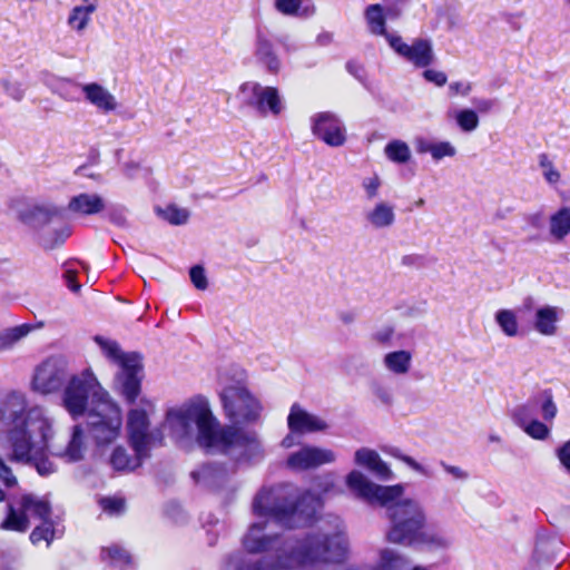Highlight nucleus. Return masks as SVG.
<instances>
[{"label":"nucleus","mask_w":570,"mask_h":570,"mask_svg":"<svg viewBox=\"0 0 570 570\" xmlns=\"http://www.w3.org/2000/svg\"><path fill=\"white\" fill-rule=\"evenodd\" d=\"M266 522L253 523L243 539L249 553L272 551L253 560L243 553L228 556L223 570H299L317 564L342 562L348 552L345 525L337 515L321 519L317 528L304 537L268 535Z\"/></svg>","instance_id":"1"},{"label":"nucleus","mask_w":570,"mask_h":570,"mask_svg":"<svg viewBox=\"0 0 570 570\" xmlns=\"http://www.w3.org/2000/svg\"><path fill=\"white\" fill-rule=\"evenodd\" d=\"M170 435L183 441L196 434L198 445L208 453H222L237 462L261 460L264 451L256 432L234 425H220L208 400L197 395L177 409H170L164 423Z\"/></svg>","instance_id":"2"},{"label":"nucleus","mask_w":570,"mask_h":570,"mask_svg":"<svg viewBox=\"0 0 570 570\" xmlns=\"http://www.w3.org/2000/svg\"><path fill=\"white\" fill-rule=\"evenodd\" d=\"M346 485L360 500L385 509L390 520V529L385 538L389 542L405 547H414L421 529L426 525V513L423 505L413 499H403L404 487L380 485L368 480L357 470L346 476Z\"/></svg>","instance_id":"3"},{"label":"nucleus","mask_w":570,"mask_h":570,"mask_svg":"<svg viewBox=\"0 0 570 570\" xmlns=\"http://www.w3.org/2000/svg\"><path fill=\"white\" fill-rule=\"evenodd\" d=\"M321 502L309 492L301 493L292 484L263 487L254 497L252 509L256 515L273 518L286 528L311 523Z\"/></svg>","instance_id":"4"},{"label":"nucleus","mask_w":570,"mask_h":570,"mask_svg":"<svg viewBox=\"0 0 570 570\" xmlns=\"http://www.w3.org/2000/svg\"><path fill=\"white\" fill-rule=\"evenodd\" d=\"M245 383L246 373L238 366H230L218 374V395L223 411L234 425L257 421L263 409Z\"/></svg>","instance_id":"5"},{"label":"nucleus","mask_w":570,"mask_h":570,"mask_svg":"<svg viewBox=\"0 0 570 570\" xmlns=\"http://www.w3.org/2000/svg\"><path fill=\"white\" fill-rule=\"evenodd\" d=\"M50 419L45 410L39 406L27 409V400L23 394L11 392L0 399V425L7 426V441L12 449L11 435L19 431L24 439L37 433L39 430L48 429Z\"/></svg>","instance_id":"6"},{"label":"nucleus","mask_w":570,"mask_h":570,"mask_svg":"<svg viewBox=\"0 0 570 570\" xmlns=\"http://www.w3.org/2000/svg\"><path fill=\"white\" fill-rule=\"evenodd\" d=\"M95 342L105 356L119 366V372L116 374V384L125 400L128 403H135L141 387V356L135 352H122L116 341L102 336H95Z\"/></svg>","instance_id":"7"},{"label":"nucleus","mask_w":570,"mask_h":570,"mask_svg":"<svg viewBox=\"0 0 570 570\" xmlns=\"http://www.w3.org/2000/svg\"><path fill=\"white\" fill-rule=\"evenodd\" d=\"M108 401V392L102 389L90 368L71 375L62 396L63 406L73 419L88 414L90 407H100Z\"/></svg>","instance_id":"8"},{"label":"nucleus","mask_w":570,"mask_h":570,"mask_svg":"<svg viewBox=\"0 0 570 570\" xmlns=\"http://www.w3.org/2000/svg\"><path fill=\"white\" fill-rule=\"evenodd\" d=\"M52 433V423H49L48 429L39 430L27 439H24L22 432H13L11 435V459L17 462L32 464L41 476L55 473L57 466L47 455Z\"/></svg>","instance_id":"9"},{"label":"nucleus","mask_w":570,"mask_h":570,"mask_svg":"<svg viewBox=\"0 0 570 570\" xmlns=\"http://www.w3.org/2000/svg\"><path fill=\"white\" fill-rule=\"evenodd\" d=\"M122 424L120 409L110 400L100 407H90L87 430L98 446L114 442Z\"/></svg>","instance_id":"10"},{"label":"nucleus","mask_w":570,"mask_h":570,"mask_svg":"<svg viewBox=\"0 0 570 570\" xmlns=\"http://www.w3.org/2000/svg\"><path fill=\"white\" fill-rule=\"evenodd\" d=\"M68 377L70 374L67 360L62 356H51L37 367L32 386L37 392L49 394L59 391Z\"/></svg>","instance_id":"11"},{"label":"nucleus","mask_w":570,"mask_h":570,"mask_svg":"<svg viewBox=\"0 0 570 570\" xmlns=\"http://www.w3.org/2000/svg\"><path fill=\"white\" fill-rule=\"evenodd\" d=\"M540 409L544 422H552L558 414V406L553 400L551 390H544L540 394L530 397L525 403L512 410V421L522 429L537 419V410Z\"/></svg>","instance_id":"12"},{"label":"nucleus","mask_w":570,"mask_h":570,"mask_svg":"<svg viewBox=\"0 0 570 570\" xmlns=\"http://www.w3.org/2000/svg\"><path fill=\"white\" fill-rule=\"evenodd\" d=\"M393 50L416 68H425L434 61L432 42L429 39H414L412 45L405 43L400 36H387Z\"/></svg>","instance_id":"13"},{"label":"nucleus","mask_w":570,"mask_h":570,"mask_svg":"<svg viewBox=\"0 0 570 570\" xmlns=\"http://www.w3.org/2000/svg\"><path fill=\"white\" fill-rule=\"evenodd\" d=\"M312 132L331 147H341L346 141V129L334 114L318 112L312 118Z\"/></svg>","instance_id":"14"},{"label":"nucleus","mask_w":570,"mask_h":570,"mask_svg":"<svg viewBox=\"0 0 570 570\" xmlns=\"http://www.w3.org/2000/svg\"><path fill=\"white\" fill-rule=\"evenodd\" d=\"M148 417L144 410L134 409L128 413L127 429L129 441L139 455H149L153 434L148 433Z\"/></svg>","instance_id":"15"},{"label":"nucleus","mask_w":570,"mask_h":570,"mask_svg":"<svg viewBox=\"0 0 570 570\" xmlns=\"http://www.w3.org/2000/svg\"><path fill=\"white\" fill-rule=\"evenodd\" d=\"M335 460L336 455L330 449L305 445L288 456L287 465L293 470L303 471L333 463Z\"/></svg>","instance_id":"16"},{"label":"nucleus","mask_w":570,"mask_h":570,"mask_svg":"<svg viewBox=\"0 0 570 570\" xmlns=\"http://www.w3.org/2000/svg\"><path fill=\"white\" fill-rule=\"evenodd\" d=\"M65 216V208L49 202L35 204L21 213L22 222L37 229H42L51 223L63 222Z\"/></svg>","instance_id":"17"},{"label":"nucleus","mask_w":570,"mask_h":570,"mask_svg":"<svg viewBox=\"0 0 570 570\" xmlns=\"http://www.w3.org/2000/svg\"><path fill=\"white\" fill-rule=\"evenodd\" d=\"M233 473L234 470H228L223 463H206L193 471L191 478L205 488L220 489L228 482Z\"/></svg>","instance_id":"18"},{"label":"nucleus","mask_w":570,"mask_h":570,"mask_svg":"<svg viewBox=\"0 0 570 570\" xmlns=\"http://www.w3.org/2000/svg\"><path fill=\"white\" fill-rule=\"evenodd\" d=\"M287 424L293 433L299 434L325 431L328 426L324 420L308 413L296 403L291 407Z\"/></svg>","instance_id":"19"},{"label":"nucleus","mask_w":570,"mask_h":570,"mask_svg":"<svg viewBox=\"0 0 570 570\" xmlns=\"http://www.w3.org/2000/svg\"><path fill=\"white\" fill-rule=\"evenodd\" d=\"M81 92L90 105L104 114L115 111L118 107L115 96L98 82L83 83Z\"/></svg>","instance_id":"20"},{"label":"nucleus","mask_w":570,"mask_h":570,"mask_svg":"<svg viewBox=\"0 0 570 570\" xmlns=\"http://www.w3.org/2000/svg\"><path fill=\"white\" fill-rule=\"evenodd\" d=\"M561 309L558 306L542 305L534 312L532 326L543 336H553L558 331V323L561 316Z\"/></svg>","instance_id":"21"},{"label":"nucleus","mask_w":570,"mask_h":570,"mask_svg":"<svg viewBox=\"0 0 570 570\" xmlns=\"http://www.w3.org/2000/svg\"><path fill=\"white\" fill-rule=\"evenodd\" d=\"M410 560L399 551L390 548L380 551L375 566H351L345 570H405Z\"/></svg>","instance_id":"22"},{"label":"nucleus","mask_w":570,"mask_h":570,"mask_svg":"<svg viewBox=\"0 0 570 570\" xmlns=\"http://www.w3.org/2000/svg\"><path fill=\"white\" fill-rule=\"evenodd\" d=\"M366 223L374 229H386L394 225L395 208L387 202H379L364 214Z\"/></svg>","instance_id":"23"},{"label":"nucleus","mask_w":570,"mask_h":570,"mask_svg":"<svg viewBox=\"0 0 570 570\" xmlns=\"http://www.w3.org/2000/svg\"><path fill=\"white\" fill-rule=\"evenodd\" d=\"M19 504L29 521L33 519L41 522L48 519H52L51 504L46 498H40L30 493L23 494Z\"/></svg>","instance_id":"24"},{"label":"nucleus","mask_w":570,"mask_h":570,"mask_svg":"<svg viewBox=\"0 0 570 570\" xmlns=\"http://www.w3.org/2000/svg\"><path fill=\"white\" fill-rule=\"evenodd\" d=\"M106 207L105 200L98 194L81 193L71 197L68 209L81 215H95Z\"/></svg>","instance_id":"25"},{"label":"nucleus","mask_w":570,"mask_h":570,"mask_svg":"<svg viewBox=\"0 0 570 570\" xmlns=\"http://www.w3.org/2000/svg\"><path fill=\"white\" fill-rule=\"evenodd\" d=\"M386 12L381 3L370 4L364 10V19L366 21L368 31L374 36H383L387 40L386 32Z\"/></svg>","instance_id":"26"},{"label":"nucleus","mask_w":570,"mask_h":570,"mask_svg":"<svg viewBox=\"0 0 570 570\" xmlns=\"http://www.w3.org/2000/svg\"><path fill=\"white\" fill-rule=\"evenodd\" d=\"M256 57L268 71L277 72L281 68V60L274 51L273 43L262 33H257Z\"/></svg>","instance_id":"27"},{"label":"nucleus","mask_w":570,"mask_h":570,"mask_svg":"<svg viewBox=\"0 0 570 570\" xmlns=\"http://www.w3.org/2000/svg\"><path fill=\"white\" fill-rule=\"evenodd\" d=\"M146 458L148 455H139L137 452H135V455H129L125 448L117 446L109 458V463L116 471L129 472L140 466Z\"/></svg>","instance_id":"28"},{"label":"nucleus","mask_w":570,"mask_h":570,"mask_svg":"<svg viewBox=\"0 0 570 570\" xmlns=\"http://www.w3.org/2000/svg\"><path fill=\"white\" fill-rule=\"evenodd\" d=\"M412 354L409 351L400 350L384 355L383 364L394 375H405L410 372Z\"/></svg>","instance_id":"29"},{"label":"nucleus","mask_w":570,"mask_h":570,"mask_svg":"<svg viewBox=\"0 0 570 570\" xmlns=\"http://www.w3.org/2000/svg\"><path fill=\"white\" fill-rule=\"evenodd\" d=\"M259 100L257 112L262 116L267 115V112L277 116L284 108L279 92L275 87H263Z\"/></svg>","instance_id":"30"},{"label":"nucleus","mask_w":570,"mask_h":570,"mask_svg":"<svg viewBox=\"0 0 570 570\" xmlns=\"http://www.w3.org/2000/svg\"><path fill=\"white\" fill-rule=\"evenodd\" d=\"M452 540L442 531L429 529L426 525L421 529L414 546H424L430 549H446L451 546Z\"/></svg>","instance_id":"31"},{"label":"nucleus","mask_w":570,"mask_h":570,"mask_svg":"<svg viewBox=\"0 0 570 570\" xmlns=\"http://www.w3.org/2000/svg\"><path fill=\"white\" fill-rule=\"evenodd\" d=\"M85 450V431L81 425H75L68 445L61 455L69 462H77L83 459Z\"/></svg>","instance_id":"32"},{"label":"nucleus","mask_w":570,"mask_h":570,"mask_svg":"<svg viewBox=\"0 0 570 570\" xmlns=\"http://www.w3.org/2000/svg\"><path fill=\"white\" fill-rule=\"evenodd\" d=\"M32 330V325L21 324L0 331V353L13 348Z\"/></svg>","instance_id":"33"},{"label":"nucleus","mask_w":570,"mask_h":570,"mask_svg":"<svg viewBox=\"0 0 570 570\" xmlns=\"http://www.w3.org/2000/svg\"><path fill=\"white\" fill-rule=\"evenodd\" d=\"M29 527L30 521L26 518L21 508L16 509L12 504H8V513L0 528L7 531L26 532Z\"/></svg>","instance_id":"34"},{"label":"nucleus","mask_w":570,"mask_h":570,"mask_svg":"<svg viewBox=\"0 0 570 570\" xmlns=\"http://www.w3.org/2000/svg\"><path fill=\"white\" fill-rule=\"evenodd\" d=\"M570 233V209L563 207L550 218V234L557 239H563Z\"/></svg>","instance_id":"35"},{"label":"nucleus","mask_w":570,"mask_h":570,"mask_svg":"<svg viewBox=\"0 0 570 570\" xmlns=\"http://www.w3.org/2000/svg\"><path fill=\"white\" fill-rule=\"evenodd\" d=\"M92 8L75 6L67 18L68 27L77 33H82L91 21Z\"/></svg>","instance_id":"36"},{"label":"nucleus","mask_w":570,"mask_h":570,"mask_svg":"<svg viewBox=\"0 0 570 570\" xmlns=\"http://www.w3.org/2000/svg\"><path fill=\"white\" fill-rule=\"evenodd\" d=\"M56 538V529L55 521L52 519H48L41 521L39 525H37L30 533V541L32 544L37 546L42 541H46L47 547L51 544L53 539Z\"/></svg>","instance_id":"37"},{"label":"nucleus","mask_w":570,"mask_h":570,"mask_svg":"<svg viewBox=\"0 0 570 570\" xmlns=\"http://www.w3.org/2000/svg\"><path fill=\"white\" fill-rule=\"evenodd\" d=\"M263 86L258 82L248 81L239 87L238 98L242 104L254 108L257 111L258 104H261L259 96Z\"/></svg>","instance_id":"38"},{"label":"nucleus","mask_w":570,"mask_h":570,"mask_svg":"<svg viewBox=\"0 0 570 570\" xmlns=\"http://www.w3.org/2000/svg\"><path fill=\"white\" fill-rule=\"evenodd\" d=\"M70 235V228L68 226H61L53 232H43L40 235V245L46 250L55 249L61 246Z\"/></svg>","instance_id":"39"},{"label":"nucleus","mask_w":570,"mask_h":570,"mask_svg":"<svg viewBox=\"0 0 570 570\" xmlns=\"http://www.w3.org/2000/svg\"><path fill=\"white\" fill-rule=\"evenodd\" d=\"M384 153L391 161L396 164H405L411 158L410 147L402 140L389 142L384 148Z\"/></svg>","instance_id":"40"},{"label":"nucleus","mask_w":570,"mask_h":570,"mask_svg":"<svg viewBox=\"0 0 570 570\" xmlns=\"http://www.w3.org/2000/svg\"><path fill=\"white\" fill-rule=\"evenodd\" d=\"M495 321L502 332L510 337L517 336L519 325L515 313L511 309H500L495 314Z\"/></svg>","instance_id":"41"},{"label":"nucleus","mask_w":570,"mask_h":570,"mask_svg":"<svg viewBox=\"0 0 570 570\" xmlns=\"http://www.w3.org/2000/svg\"><path fill=\"white\" fill-rule=\"evenodd\" d=\"M454 118L462 131L472 132L479 127L480 120L476 111L473 109H460L455 111Z\"/></svg>","instance_id":"42"},{"label":"nucleus","mask_w":570,"mask_h":570,"mask_svg":"<svg viewBox=\"0 0 570 570\" xmlns=\"http://www.w3.org/2000/svg\"><path fill=\"white\" fill-rule=\"evenodd\" d=\"M525 434H528L530 438L539 441H544L550 435V426L535 419L534 421H531L525 426L522 428Z\"/></svg>","instance_id":"43"},{"label":"nucleus","mask_w":570,"mask_h":570,"mask_svg":"<svg viewBox=\"0 0 570 570\" xmlns=\"http://www.w3.org/2000/svg\"><path fill=\"white\" fill-rule=\"evenodd\" d=\"M371 391L375 399L385 406H391L394 403L393 391L390 386L381 382H372Z\"/></svg>","instance_id":"44"},{"label":"nucleus","mask_w":570,"mask_h":570,"mask_svg":"<svg viewBox=\"0 0 570 570\" xmlns=\"http://www.w3.org/2000/svg\"><path fill=\"white\" fill-rule=\"evenodd\" d=\"M379 453L368 448H361L355 452L354 461L357 465L372 470L374 463H377Z\"/></svg>","instance_id":"45"},{"label":"nucleus","mask_w":570,"mask_h":570,"mask_svg":"<svg viewBox=\"0 0 570 570\" xmlns=\"http://www.w3.org/2000/svg\"><path fill=\"white\" fill-rule=\"evenodd\" d=\"M161 215L164 219L173 225H183L189 217L188 210L178 208L176 206L166 207L164 210H161Z\"/></svg>","instance_id":"46"},{"label":"nucleus","mask_w":570,"mask_h":570,"mask_svg":"<svg viewBox=\"0 0 570 570\" xmlns=\"http://www.w3.org/2000/svg\"><path fill=\"white\" fill-rule=\"evenodd\" d=\"M81 83H78L71 79H65L60 83L58 94L65 100L77 101L79 100V96L77 94L79 90H81Z\"/></svg>","instance_id":"47"},{"label":"nucleus","mask_w":570,"mask_h":570,"mask_svg":"<svg viewBox=\"0 0 570 570\" xmlns=\"http://www.w3.org/2000/svg\"><path fill=\"white\" fill-rule=\"evenodd\" d=\"M539 165L543 168V176L549 184H557L560 180V173L546 154L539 156Z\"/></svg>","instance_id":"48"},{"label":"nucleus","mask_w":570,"mask_h":570,"mask_svg":"<svg viewBox=\"0 0 570 570\" xmlns=\"http://www.w3.org/2000/svg\"><path fill=\"white\" fill-rule=\"evenodd\" d=\"M456 154L455 147L449 141L434 142L431 156L439 161L444 157H453Z\"/></svg>","instance_id":"49"},{"label":"nucleus","mask_w":570,"mask_h":570,"mask_svg":"<svg viewBox=\"0 0 570 570\" xmlns=\"http://www.w3.org/2000/svg\"><path fill=\"white\" fill-rule=\"evenodd\" d=\"M189 276L191 283L197 289L205 291L208 287L207 276L203 266H193L189 271Z\"/></svg>","instance_id":"50"},{"label":"nucleus","mask_w":570,"mask_h":570,"mask_svg":"<svg viewBox=\"0 0 570 570\" xmlns=\"http://www.w3.org/2000/svg\"><path fill=\"white\" fill-rule=\"evenodd\" d=\"M405 0H383V9L391 19L399 18L402 13Z\"/></svg>","instance_id":"51"},{"label":"nucleus","mask_w":570,"mask_h":570,"mask_svg":"<svg viewBox=\"0 0 570 570\" xmlns=\"http://www.w3.org/2000/svg\"><path fill=\"white\" fill-rule=\"evenodd\" d=\"M104 511L117 514L120 513L125 508V501L119 498H104L100 501Z\"/></svg>","instance_id":"52"},{"label":"nucleus","mask_w":570,"mask_h":570,"mask_svg":"<svg viewBox=\"0 0 570 570\" xmlns=\"http://www.w3.org/2000/svg\"><path fill=\"white\" fill-rule=\"evenodd\" d=\"M302 4L301 0H276L275 8L283 14L292 16L297 13Z\"/></svg>","instance_id":"53"},{"label":"nucleus","mask_w":570,"mask_h":570,"mask_svg":"<svg viewBox=\"0 0 570 570\" xmlns=\"http://www.w3.org/2000/svg\"><path fill=\"white\" fill-rule=\"evenodd\" d=\"M373 473L377 479L387 481L393 478V472L389 468V465L381 459L379 455L377 463H374V466L370 471Z\"/></svg>","instance_id":"54"},{"label":"nucleus","mask_w":570,"mask_h":570,"mask_svg":"<svg viewBox=\"0 0 570 570\" xmlns=\"http://www.w3.org/2000/svg\"><path fill=\"white\" fill-rule=\"evenodd\" d=\"M1 85L3 90L14 100L20 101L23 98V89L18 82H11L8 79H2Z\"/></svg>","instance_id":"55"},{"label":"nucleus","mask_w":570,"mask_h":570,"mask_svg":"<svg viewBox=\"0 0 570 570\" xmlns=\"http://www.w3.org/2000/svg\"><path fill=\"white\" fill-rule=\"evenodd\" d=\"M362 186L366 193V197L368 199H373L377 196L379 189L381 187V180L379 176H373L371 178H366L363 180Z\"/></svg>","instance_id":"56"},{"label":"nucleus","mask_w":570,"mask_h":570,"mask_svg":"<svg viewBox=\"0 0 570 570\" xmlns=\"http://www.w3.org/2000/svg\"><path fill=\"white\" fill-rule=\"evenodd\" d=\"M0 481L8 488L17 484V478L13 475L11 469L6 464L0 456Z\"/></svg>","instance_id":"57"},{"label":"nucleus","mask_w":570,"mask_h":570,"mask_svg":"<svg viewBox=\"0 0 570 570\" xmlns=\"http://www.w3.org/2000/svg\"><path fill=\"white\" fill-rule=\"evenodd\" d=\"M423 77L426 81L433 82L439 87H442L446 83L448 77L443 71L426 69L423 72Z\"/></svg>","instance_id":"58"},{"label":"nucleus","mask_w":570,"mask_h":570,"mask_svg":"<svg viewBox=\"0 0 570 570\" xmlns=\"http://www.w3.org/2000/svg\"><path fill=\"white\" fill-rule=\"evenodd\" d=\"M557 456L561 463V465L567 470L570 474V440L564 442L558 450Z\"/></svg>","instance_id":"59"},{"label":"nucleus","mask_w":570,"mask_h":570,"mask_svg":"<svg viewBox=\"0 0 570 570\" xmlns=\"http://www.w3.org/2000/svg\"><path fill=\"white\" fill-rule=\"evenodd\" d=\"M471 102L475 107V109H476L475 111H479L481 114L490 112L495 105L494 100H492V99L479 98V97L472 98Z\"/></svg>","instance_id":"60"},{"label":"nucleus","mask_w":570,"mask_h":570,"mask_svg":"<svg viewBox=\"0 0 570 570\" xmlns=\"http://www.w3.org/2000/svg\"><path fill=\"white\" fill-rule=\"evenodd\" d=\"M109 558L117 561L130 562V554L122 548L114 546L106 549Z\"/></svg>","instance_id":"61"},{"label":"nucleus","mask_w":570,"mask_h":570,"mask_svg":"<svg viewBox=\"0 0 570 570\" xmlns=\"http://www.w3.org/2000/svg\"><path fill=\"white\" fill-rule=\"evenodd\" d=\"M449 90L452 95H461L465 97L472 90V85L470 82L455 81L450 83Z\"/></svg>","instance_id":"62"},{"label":"nucleus","mask_w":570,"mask_h":570,"mask_svg":"<svg viewBox=\"0 0 570 570\" xmlns=\"http://www.w3.org/2000/svg\"><path fill=\"white\" fill-rule=\"evenodd\" d=\"M441 465L445 472L451 474L456 480H466L469 478V473L460 466L450 465L444 462H441Z\"/></svg>","instance_id":"63"},{"label":"nucleus","mask_w":570,"mask_h":570,"mask_svg":"<svg viewBox=\"0 0 570 570\" xmlns=\"http://www.w3.org/2000/svg\"><path fill=\"white\" fill-rule=\"evenodd\" d=\"M434 142L429 141L424 138H417L415 140V150L417 154H431Z\"/></svg>","instance_id":"64"}]
</instances>
